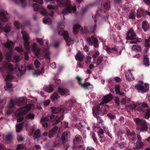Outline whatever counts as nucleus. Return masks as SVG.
<instances>
[{
    "instance_id": "obj_16",
    "label": "nucleus",
    "mask_w": 150,
    "mask_h": 150,
    "mask_svg": "<svg viewBox=\"0 0 150 150\" xmlns=\"http://www.w3.org/2000/svg\"><path fill=\"white\" fill-rule=\"evenodd\" d=\"M73 31L74 34H76L79 31L81 34L86 33L88 32V30L87 28H84L83 29L79 25L75 24L73 27Z\"/></svg>"
},
{
    "instance_id": "obj_37",
    "label": "nucleus",
    "mask_w": 150,
    "mask_h": 150,
    "mask_svg": "<svg viewBox=\"0 0 150 150\" xmlns=\"http://www.w3.org/2000/svg\"><path fill=\"white\" fill-rule=\"evenodd\" d=\"M142 50L141 46L138 45H133L132 50V51H135L138 52H139L141 51Z\"/></svg>"
},
{
    "instance_id": "obj_31",
    "label": "nucleus",
    "mask_w": 150,
    "mask_h": 150,
    "mask_svg": "<svg viewBox=\"0 0 150 150\" xmlns=\"http://www.w3.org/2000/svg\"><path fill=\"white\" fill-rule=\"evenodd\" d=\"M142 28L145 32H146L149 30V26L147 21H144L142 22Z\"/></svg>"
},
{
    "instance_id": "obj_50",
    "label": "nucleus",
    "mask_w": 150,
    "mask_h": 150,
    "mask_svg": "<svg viewBox=\"0 0 150 150\" xmlns=\"http://www.w3.org/2000/svg\"><path fill=\"white\" fill-rule=\"evenodd\" d=\"M150 117V108H148L146 112L145 118L146 119H148Z\"/></svg>"
},
{
    "instance_id": "obj_49",
    "label": "nucleus",
    "mask_w": 150,
    "mask_h": 150,
    "mask_svg": "<svg viewBox=\"0 0 150 150\" xmlns=\"http://www.w3.org/2000/svg\"><path fill=\"white\" fill-rule=\"evenodd\" d=\"M110 2L109 1H108L104 3L103 6L105 9H109L110 8Z\"/></svg>"
},
{
    "instance_id": "obj_39",
    "label": "nucleus",
    "mask_w": 150,
    "mask_h": 150,
    "mask_svg": "<svg viewBox=\"0 0 150 150\" xmlns=\"http://www.w3.org/2000/svg\"><path fill=\"white\" fill-rule=\"evenodd\" d=\"M23 123L21 122L18 124L16 125V132H20L23 128Z\"/></svg>"
},
{
    "instance_id": "obj_33",
    "label": "nucleus",
    "mask_w": 150,
    "mask_h": 150,
    "mask_svg": "<svg viewBox=\"0 0 150 150\" xmlns=\"http://www.w3.org/2000/svg\"><path fill=\"white\" fill-rule=\"evenodd\" d=\"M58 127H54L52 130L50 131L49 133V137L50 138L53 137L56 133Z\"/></svg>"
},
{
    "instance_id": "obj_10",
    "label": "nucleus",
    "mask_w": 150,
    "mask_h": 150,
    "mask_svg": "<svg viewBox=\"0 0 150 150\" xmlns=\"http://www.w3.org/2000/svg\"><path fill=\"white\" fill-rule=\"evenodd\" d=\"M32 106V105L31 104H28L16 111L15 115L18 118L17 122H21L23 121L24 118L23 115L31 109Z\"/></svg>"
},
{
    "instance_id": "obj_35",
    "label": "nucleus",
    "mask_w": 150,
    "mask_h": 150,
    "mask_svg": "<svg viewBox=\"0 0 150 150\" xmlns=\"http://www.w3.org/2000/svg\"><path fill=\"white\" fill-rule=\"evenodd\" d=\"M97 133L99 136V137L101 139H102L100 140V142L101 143H103L105 141V140L104 139H103V138L104 134L103 130L102 129H100L99 131L97 132Z\"/></svg>"
},
{
    "instance_id": "obj_4",
    "label": "nucleus",
    "mask_w": 150,
    "mask_h": 150,
    "mask_svg": "<svg viewBox=\"0 0 150 150\" xmlns=\"http://www.w3.org/2000/svg\"><path fill=\"white\" fill-rule=\"evenodd\" d=\"M59 2L57 6H53L52 5H48L47 8L50 10H53L58 8V6L65 7L61 11L62 13L64 16L68 13H70L72 11L74 13L76 10V6H73L71 4L70 1L69 0H56Z\"/></svg>"
},
{
    "instance_id": "obj_43",
    "label": "nucleus",
    "mask_w": 150,
    "mask_h": 150,
    "mask_svg": "<svg viewBox=\"0 0 150 150\" xmlns=\"http://www.w3.org/2000/svg\"><path fill=\"white\" fill-rule=\"evenodd\" d=\"M125 133V131L123 130L119 129L117 133L115 134L116 136L117 137H120V139H122V135Z\"/></svg>"
},
{
    "instance_id": "obj_58",
    "label": "nucleus",
    "mask_w": 150,
    "mask_h": 150,
    "mask_svg": "<svg viewBox=\"0 0 150 150\" xmlns=\"http://www.w3.org/2000/svg\"><path fill=\"white\" fill-rule=\"evenodd\" d=\"M14 25L17 29H19L20 27V25L17 21H15L14 23Z\"/></svg>"
},
{
    "instance_id": "obj_38",
    "label": "nucleus",
    "mask_w": 150,
    "mask_h": 150,
    "mask_svg": "<svg viewBox=\"0 0 150 150\" xmlns=\"http://www.w3.org/2000/svg\"><path fill=\"white\" fill-rule=\"evenodd\" d=\"M83 57L84 55L83 54L79 52H78L75 56L76 59L81 62L83 61Z\"/></svg>"
},
{
    "instance_id": "obj_60",
    "label": "nucleus",
    "mask_w": 150,
    "mask_h": 150,
    "mask_svg": "<svg viewBox=\"0 0 150 150\" xmlns=\"http://www.w3.org/2000/svg\"><path fill=\"white\" fill-rule=\"evenodd\" d=\"M36 40L41 45H43V40L42 39H39V38H37Z\"/></svg>"
},
{
    "instance_id": "obj_30",
    "label": "nucleus",
    "mask_w": 150,
    "mask_h": 150,
    "mask_svg": "<svg viewBox=\"0 0 150 150\" xmlns=\"http://www.w3.org/2000/svg\"><path fill=\"white\" fill-rule=\"evenodd\" d=\"M138 103H131L129 106H127L125 107V109L127 110L128 112L129 111L128 109L130 108L132 110L136 109L137 107L138 106Z\"/></svg>"
},
{
    "instance_id": "obj_14",
    "label": "nucleus",
    "mask_w": 150,
    "mask_h": 150,
    "mask_svg": "<svg viewBox=\"0 0 150 150\" xmlns=\"http://www.w3.org/2000/svg\"><path fill=\"white\" fill-rule=\"evenodd\" d=\"M144 82L142 81H140L139 83L135 86V88L138 91L142 93L146 92L149 89V84L145 83L144 86H143Z\"/></svg>"
},
{
    "instance_id": "obj_59",
    "label": "nucleus",
    "mask_w": 150,
    "mask_h": 150,
    "mask_svg": "<svg viewBox=\"0 0 150 150\" xmlns=\"http://www.w3.org/2000/svg\"><path fill=\"white\" fill-rule=\"evenodd\" d=\"M92 138L94 142L97 144L98 143V142L96 137L95 134L94 133H93L92 136Z\"/></svg>"
},
{
    "instance_id": "obj_40",
    "label": "nucleus",
    "mask_w": 150,
    "mask_h": 150,
    "mask_svg": "<svg viewBox=\"0 0 150 150\" xmlns=\"http://www.w3.org/2000/svg\"><path fill=\"white\" fill-rule=\"evenodd\" d=\"M149 58L147 55H144L143 59L144 64L146 66H148L150 65L149 62Z\"/></svg>"
},
{
    "instance_id": "obj_56",
    "label": "nucleus",
    "mask_w": 150,
    "mask_h": 150,
    "mask_svg": "<svg viewBox=\"0 0 150 150\" xmlns=\"http://www.w3.org/2000/svg\"><path fill=\"white\" fill-rule=\"evenodd\" d=\"M114 87L115 88V90L116 93L120 91V86L119 85H116Z\"/></svg>"
},
{
    "instance_id": "obj_22",
    "label": "nucleus",
    "mask_w": 150,
    "mask_h": 150,
    "mask_svg": "<svg viewBox=\"0 0 150 150\" xmlns=\"http://www.w3.org/2000/svg\"><path fill=\"white\" fill-rule=\"evenodd\" d=\"M46 47L45 48H44L43 49V52L45 54V57L49 61L50 59V58L49 55L50 52L49 50V46L48 45V42L47 40H46Z\"/></svg>"
},
{
    "instance_id": "obj_20",
    "label": "nucleus",
    "mask_w": 150,
    "mask_h": 150,
    "mask_svg": "<svg viewBox=\"0 0 150 150\" xmlns=\"http://www.w3.org/2000/svg\"><path fill=\"white\" fill-rule=\"evenodd\" d=\"M105 11L99 9L97 11L96 15L94 17L93 16V18H98V17L102 16L104 21H107L108 19V15H105Z\"/></svg>"
},
{
    "instance_id": "obj_57",
    "label": "nucleus",
    "mask_w": 150,
    "mask_h": 150,
    "mask_svg": "<svg viewBox=\"0 0 150 150\" xmlns=\"http://www.w3.org/2000/svg\"><path fill=\"white\" fill-rule=\"evenodd\" d=\"M1 107L0 108V114H1L2 113V110L3 109V105L4 104H5L6 102L5 100L3 101L2 100L1 101Z\"/></svg>"
},
{
    "instance_id": "obj_34",
    "label": "nucleus",
    "mask_w": 150,
    "mask_h": 150,
    "mask_svg": "<svg viewBox=\"0 0 150 150\" xmlns=\"http://www.w3.org/2000/svg\"><path fill=\"white\" fill-rule=\"evenodd\" d=\"M103 57L101 55L94 60L93 62L97 65H100L103 62Z\"/></svg>"
},
{
    "instance_id": "obj_2",
    "label": "nucleus",
    "mask_w": 150,
    "mask_h": 150,
    "mask_svg": "<svg viewBox=\"0 0 150 150\" xmlns=\"http://www.w3.org/2000/svg\"><path fill=\"white\" fill-rule=\"evenodd\" d=\"M112 98V95L111 93L103 97L102 102L93 108L92 109L93 114L96 118L98 123H101L103 122L101 118L98 116L100 112L103 111V109L104 108L105 112H107L108 110V107L105 104L111 101Z\"/></svg>"
},
{
    "instance_id": "obj_61",
    "label": "nucleus",
    "mask_w": 150,
    "mask_h": 150,
    "mask_svg": "<svg viewBox=\"0 0 150 150\" xmlns=\"http://www.w3.org/2000/svg\"><path fill=\"white\" fill-rule=\"evenodd\" d=\"M12 135L11 134H8L5 136L6 140L7 141H10L12 138Z\"/></svg>"
},
{
    "instance_id": "obj_8",
    "label": "nucleus",
    "mask_w": 150,
    "mask_h": 150,
    "mask_svg": "<svg viewBox=\"0 0 150 150\" xmlns=\"http://www.w3.org/2000/svg\"><path fill=\"white\" fill-rule=\"evenodd\" d=\"M70 136V133L69 132L63 133L60 137L57 135L55 141V143L57 145H61L65 150H67L69 147L67 139Z\"/></svg>"
},
{
    "instance_id": "obj_24",
    "label": "nucleus",
    "mask_w": 150,
    "mask_h": 150,
    "mask_svg": "<svg viewBox=\"0 0 150 150\" xmlns=\"http://www.w3.org/2000/svg\"><path fill=\"white\" fill-rule=\"evenodd\" d=\"M40 131L39 129H37L35 132L33 137L35 138H38V139L40 140L43 138V137H45L47 134V132H45L42 134V135L41 136L40 135Z\"/></svg>"
},
{
    "instance_id": "obj_64",
    "label": "nucleus",
    "mask_w": 150,
    "mask_h": 150,
    "mask_svg": "<svg viewBox=\"0 0 150 150\" xmlns=\"http://www.w3.org/2000/svg\"><path fill=\"white\" fill-rule=\"evenodd\" d=\"M15 50L18 52H21L23 51L22 47L21 46L17 47L16 48Z\"/></svg>"
},
{
    "instance_id": "obj_45",
    "label": "nucleus",
    "mask_w": 150,
    "mask_h": 150,
    "mask_svg": "<svg viewBox=\"0 0 150 150\" xmlns=\"http://www.w3.org/2000/svg\"><path fill=\"white\" fill-rule=\"evenodd\" d=\"M143 145V142L141 141H137L136 143V146L134 149H139L142 148Z\"/></svg>"
},
{
    "instance_id": "obj_21",
    "label": "nucleus",
    "mask_w": 150,
    "mask_h": 150,
    "mask_svg": "<svg viewBox=\"0 0 150 150\" xmlns=\"http://www.w3.org/2000/svg\"><path fill=\"white\" fill-rule=\"evenodd\" d=\"M76 79L78 81L79 84L82 88L85 89L92 88L93 86L89 83L86 82L85 83H82L81 82L82 79L79 76H77L76 77Z\"/></svg>"
},
{
    "instance_id": "obj_19",
    "label": "nucleus",
    "mask_w": 150,
    "mask_h": 150,
    "mask_svg": "<svg viewBox=\"0 0 150 150\" xmlns=\"http://www.w3.org/2000/svg\"><path fill=\"white\" fill-rule=\"evenodd\" d=\"M103 48L109 54H111L112 53H113L117 55H120L121 53V50L120 49L119 51L118 52V49L116 47L110 48L107 46H106L104 47Z\"/></svg>"
},
{
    "instance_id": "obj_63",
    "label": "nucleus",
    "mask_w": 150,
    "mask_h": 150,
    "mask_svg": "<svg viewBox=\"0 0 150 150\" xmlns=\"http://www.w3.org/2000/svg\"><path fill=\"white\" fill-rule=\"evenodd\" d=\"M86 40L87 43L89 45H92V42L91 38H87L86 39Z\"/></svg>"
},
{
    "instance_id": "obj_28",
    "label": "nucleus",
    "mask_w": 150,
    "mask_h": 150,
    "mask_svg": "<svg viewBox=\"0 0 150 150\" xmlns=\"http://www.w3.org/2000/svg\"><path fill=\"white\" fill-rule=\"evenodd\" d=\"M126 79L129 81H132L134 79V77L131 73L130 70H128V72L126 73L125 74Z\"/></svg>"
},
{
    "instance_id": "obj_47",
    "label": "nucleus",
    "mask_w": 150,
    "mask_h": 150,
    "mask_svg": "<svg viewBox=\"0 0 150 150\" xmlns=\"http://www.w3.org/2000/svg\"><path fill=\"white\" fill-rule=\"evenodd\" d=\"M17 150H24L25 149L24 145L23 144H19L17 145Z\"/></svg>"
},
{
    "instance_id": "obj_62",
    "label": "nucleus",
    "mask_w": 150,
    "mask_h": 150,
    "mask_svg": "<svg viewBox=\"0 0 150 150\" xmlns=\"http://www.w3.org/2000/svg\"><path fill=\"white\" fill-rule=\"evenodd\" d=\"M50 101L49 100H45L43 101V104L44 106H47L50 104Z\"/></svg>"
},
{
    "instance_id": "obj_7",
    "label": "nucleus",
    "mask_w": 150,
    "mask_h": 150,
    "mask_svg": "<svg viewBox=\"0 0 150 150\" xmlns=\"http://www.w3.org/2000/svg\"><path fill=\"white\" fill-rule=\"evenodd\" d=\"M7 13L4 9L0 11V32L2 31L3 30L5 32H9L11 28V25L8 24L3 28V22H6L8 21L7 17Z\"/></svg>"
},
{
    "instance_id": "obj_46",
    "label": "nucleus",
    "mask_w": 150,
    "mask_h": 150,
    "mask_svg": "<svg viewBox=\"0 0 150 150\" xmlns=\"http://www.w3.org/2000/svg\"><path fill=\"white\" fill-rule=\"evenodd\" d=\"M51 98L54 101L57 100L59 99L57 93L56 92H54L51 96Z\"/></svg>"
},
{
    "instance_id": "obj_48",
    "label": "nucleus",
    "mask_w": 150,
    "mask_h": 150,
    "mask_svg": "<svg viewBox=\"0 0 150 150\" xmlns=\"http://www.w3.org/2000/svg\"><path fill=\"white\" fill-rule=\"evenodd\" d=\"M13 79V76L11 74H8L7 75L5 79V81H11Z\"/></svg>"
},
{
    "instance_id": "obj_11",
    "label": "nucleus",
    "mask_w": 150,
    "mask_h": 150,
    "mask_svg": "<svg viewBox=\"0 0 150 150\" xmlns=\"http://www.w3.org/2000/svg\"><path fill=\"white\" fill-rule=\"evenodd\" d=\"M134 121L137 125L136 128L137 130L142 132H144L147 131L148 129L147 123L145 120L139 118H136L134 119Z\"/></svg>"
},
{
    "instance_id": "obj_26",
    "label": "nucleus",
    "mask_w": 150,
    "mask_h": 150,
    "mask_svg": "<svg viewBox=\"0 0 150 150\" xmlns=\"http://www.w3.org/2000/svg\"><path fill=\"white\" fill-rule=\"evenodd\" d=\"M16 4H21L23 7H25L28 3L29 2V0H11Z\"/></svg>"
},
{
    "instance_id": "obj_12",
    "label": "nucleus",
    "mask_w": 150,
    "mask_h": 150,
    "mask_svg": "<svg viewBox=\"0 0 150 150\" xmlns=\"http://www.w3.org/2000/svg\"><path fill=\"white\" fill-rule=\"evenodd\" d=\"M126 35V39L131 40L129 42L130 44H136L142 41L141 38L137 36L136 33L132 28H131L128 31Z\"/></svg>"
},
{
    "instance_id": "obj_29",
    "label": "nucleus",
    "mask_w": 150,
    "mask_h": 150,
    "mask_svg": "<svg viewBox=\"0 0 150 150\" xmlns=\"http://www.w3.org/2000/svg\"><path fill=\"white\" fill-rule=\"evenodd\" d=\"M54 85L52 84H50L48 86H45L43 88L44 90L46 92L51 93L52 92L53 90Z\"/></svg>"
},
{
    "instance_id": "obj_54",
    "label": "nucleus",
    "mask_w": 150,
    "mask_h": 150,
    "mask_svg": "<svg viewBox=\"0 0 150 150\" xmlns=\"http://www.w3.org/2000/svg\"><path fill=\"white\" fill-rule=\"evenodd\" d=\"M34 65L36 68H38L40 67V63L37 60H36L34 61Z\"/></svg>"
},
{
    "instance_id": "obj_53",
    "label": "nucleus",
    "mask_w": 150,
    "mask_h": 150,
    "mask_svg": "<svg viewBox=\"0 0 150 150\" xmlns=\"http://www.w3.org/2000/svg\"><path fill=\"white\" fill-rule=\"evenodd\" d=\"M139 103L138 105V106L137 107L136 110H137L139 112H144L145 111L144 109L141 106H139Z\"/></svg>"
},
{
    "instance_id": "obj_32",
    "label": "nucleus",
    "mask_w": 150,
    "mask_h": 150,
    "mask_svg": "<svg viewBox=\"0 0 150 150\" xmlns=\"http://www.w3.org/2000/svg\"><path fill=\"white\" fill-rule=\"evenodd\" d=\"M108 81V86L110 89V90L111 92H114V88L113 87V83L112 82V80L111 79H109Z\"/></svg>"
},
{
    "instance_id": "obj_23",
    "label": "nucleus",
    "mask_w": 150,
    "mask_h": 150,
    "mask_svg": "<svg viewBox=\"0 0 150 150\" xmlns=\"http://www.w3.org/2000/svg\"><path fill=\"white\" fill-rule=\"evenodd\" d=\"M58 91L59 93L62 96L69 95V90L64 87H60L58 88Z\"/></svg>"
},
{
    "instance_id": "obj_1",
    "label": "nucleus",
    "mask_w": 150,
    "mask_h": 150,
    "mask_svg": "<svg viewBox=\"0 0 150 150\" xmlns=\"http://www.w3.org/2000/svg\"><path fill=\"white\" fill-rule=\"evenodd\" d=\"M76 102L75 99H71L68 101L65 102L64 105L62 106L61 107H56L52 106L51 107L52 112L53 114H55L56 115L53 114L45 117L43 116L41 118L40 122L44 128L48 127L47 121H51L52 124L55 125L60 122L63 119L64 113H67L71 110L74 104Z\"/></svg>"
},
{
    "instance_id": "obj_17",
    "label": "nucleus",
    "mask_w": 150,
    "mask_h": 150,
    "mask_svg": "<svg viewBox=\"0 0 150 150\" xmlns=\"http://www.w3.org/2000/svg\"><path fill=\"white\" fill-rule=\"evenodd\" d=\"M0 69L4 70L7 69L8 73L12 74L13 73L15 72V69L13 66L11 64L6 62H4L3 64L2 67Z\"/></svg>"
},
{
    "instance_id": "obj_18",
    "label": "nucleus",
    "mask_w": 150,
    "mask_h": 150,
    "mask_svg": "<svg viewBox=\"0 0 150 150\" xmlns=\"http://www.w3.org/2000/svg\"><path fill=\"white\" fill-rule=\"evenodd\" d=\"M73 123L76 127L80 131L81 129V130L83 129L85 122L83 120H81L79 118H75Z\"/></svg>"
},
{
    "instance_id": "obj_42",
    "label": "nucleus",
    "mask_w": 150,
    "mask_h": 150,
    "mask_svg": "<svg viewBox=\"0 0 150 150\" xmlns=\"http://www.w3.org/2000/svg\"><path fill=\"white\" fill-rule=\"evenodd\" d=\"M91 39L93 42L94 46L96 48L98 46V40L96 38L94 37L93 35H92L91 37Z\"/></svg>"
},
{
    "instance_id": "obj_27",
    "label": "nucleus",
    "mask_w": 150,
    "mask_h": 150,
    "mask_svg": "<svg viewBox=\"0 0 150 150\" xmlns=\"http://www.w3.org/2000/svg\"><path fill=\"white\" fill-rule=\"evenodd\" d=\"M144 47L145 50L144 52L146 53L147 52L148 49L150 47V37L148 39H146L144 42Z\"/></svg>"
},
{
    "instance_id": "obj_3",
    "label": "nucleus",
    "mask_w": 150,
    "mask_h": 150,
    "mask_svg": "<svg viewBox=\"0 0 150 150\" xmlns=\"http://www.w3.org/2000/svg\"><path fill=\"white\" fill-rule=\"evenodd\" d=\"M21 32L24 40V47L25 49L26 50V51L24 52L25 60L27 61L29 59L28 54L29 52L30 49L35 53L36 56L38 57L40 54V50L38 47L37 44L35 43H34L30 47L29 46L30 42L28 41L30 37L28 34L25 31L22 30Z\"/></svg>"
},
{
    "instance_id": "obj_6",
    "label": "nucleus",
    "mask_w": 150,
    "mask_h": 150,
    "mask_svg": "<svg viewBox=\"0 0 150 150\" xmlns=\"http://www.w3.org/2000/svg\"><path fill=\"white\" fill-rule=\"evenodd\" d=\"M33 1L36 2L40 4L39 5L38 4L34 3L33 5V7L34 11H37L39 10V12L43 16H45V17L43 19L42 21L43 23L46 24H51V20L48 16V13L47 11L42 6L41 4L43 3L42 0H32Z\"/></svg>"
},
{
    "instance_id": "obj_5",
    "label": "nucleus",
    "mask_w": 150,
    "mask_h": 150,
    "mask_svg": "<svg viewBox=\"0 0 150 150\" xmlns=\"http://www.w3.org/2000/svg\"><path fill=\"white\" fill-rule=\"evenodd\" d=\"M26 100V98L24 97H21L19 98L16 97L13 99L10 100L6 109V114L9 115L11 114L14 111L15 105L19 106L24 104Z\"/></svg>"
},
{
    "instance_id": "obj_25",
    "label": "nucleus",
    "mask_w": 150,
    "mask_h": 150,
    "mask_svg": "<svg viewBox=\"0 0 150 150\" xmlns=\"http://www.w3.org/2000/svg\"><path fill=\"white\" fill-rule=\"evenodd\" d=\"M26 70L25 66L22 65L21 68L18 69V71L16 72V74L18 76H21L25 73Z\"/></svg>"
},
{
    "instance_id": "obj_9",
    "label": "nucleus",
    "mask_w": 150,
    "mask_h": 150,
    "mask_svg": "<svg viewBox=\"0 0 150 150\" xmlns=\"http://www.w3.org/2000/svg\"><path fill=\"white\" fill-rule=\"evenodd\" d=\"M64 27V23L63 22L58 23L57 27L58 33L59 35L63 36L66 42L67 45L69 46L74 41V39L72 40L68 36V32L66 31H64L63 28Z\"/></svg>"
},
{
    "instance_id": "obj_13",
    "label": "nucleus",
    "mask_w": 150,
    "mask_h": 150,
    "mask_svg": "<svg viewBox=\"0 0 150 150\" xmlns=\"http://www.w3.org/2000/svg\"><path fill=\"white\" fill-rule=\"evenodd\" d=\"M73 143L76 147L74 149V150H82L81 148L82 145L81 144L82 143V139L81 137L79 135H77L75 137L73 140Z\"/></svg>"
},
{
    "instance_id": "obj_51",
    "label": "nucleus",
    "mask_w": 150,
    "mask_h": 150,
    "mask_svg": "<svg viewBox=\"0 0 150 150\" xmlns=\"http://www.w3.org/2000/svg\"><path fill=\"white\" fill-rule=\"evenodd\" d=\"M126 135L127 136H130L132 137L135 135V134L134 132H131L129 130H127L126 133Z\"/></svg>"
},
{
    "instance_id": "obj_36",
    "label": "nucleus",
    "mask_w": 150,
    "mask_h": 150,
    "mask_svg": "<svg viewBox=\"0 0 150 150\" xmlns=\"http://www.w3.org/2000/svg\"><path fill=\"white\" fill-rule=\"evenodd\" d=\"M44 68H42L40 71L35 70L33 73V76H37L40 74H42L44 72Z\"/></svg>"
},
{
    "instance_id": "obj_44",
    "label": "nucleus",
    "mask_w": 150,
    "mask_h": 150,
    "mask_svg": "<svg viewBox=\"0 0 150 150\" xmlns=\"http://www.w3.org/2000/svg\"><path fill=\"white\" fill-rule=\"evenodd\" d=\"M130 100V99L129 98L125 97V98H122L120 101V102L122 104H125L126 103H129Z\"/></svg>"
},
{
    "instance_id": "obj_52",
    "label": "nucleus",
    "mask_w": 150,
    "mask_h": 150,
    "mask_svg": "<svg viewBox=\"0 0 150 150\" xmlns=\"http://www.w3.org/2000/svg\"><path fill=\"white\" fill-rule=\"evenodd\" d=\"M96 29V25L95 24L93 26H91L90 28V30L91 33L95 32Z\"/></svg>"
},
{
    "instance_id": "obj_41",
    "label": "nucleus",
    "mask_w": 150,
    "mask_h": 150,
    "mask_svg": "<svg viewBox=\"0 0 150 150\" xmlns=\"http://www.w3.org/2000/svg\"><path fill=\"white\" fill-rule=\"evenodd\" d=\"M12 85L11 84L8 82H6V85L4 86L5 90L7 91L11 90Z\"/></svg>"
},
{
    "instance_id": "obj_55",
    "label": "nucleus",
    "mask_w": 150,
    "mask_h": 150,
    "mask_svg": "<svg viewBox=\"0 0 150 150\" xmlns=\"http://www.w3.org/2000/svg\"><path fill=\"white\" fill-rule=\"evenodd\" d=\"M34 115L32 113H29L27 115V117L28 119L33 120L34 117Z\"/></svg>"
},
{
    "instance_id": "obj_15",
    "label": "nucleus",
    "mask_w": 150,
    "mask_h": 150,
    "mask_svg": "<svg viewBox=\"0 0 150 150\" xmlns=\"http://www.w3.org/2000/svg\"><path fill=\"white\" fill-rule=\"evenodd\" d=\"M13 43L11 41H8L5 44V47L9 50V52L6 55V58L7 60L9 61L11 60V58L12 54V46Z\"/></svg>"
}]
</instances>
